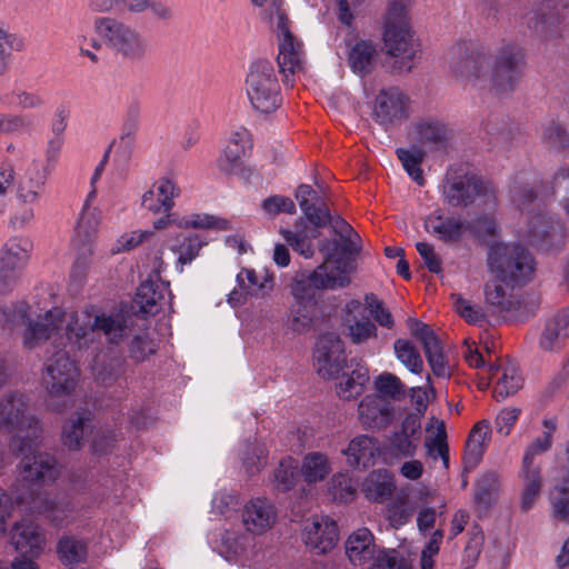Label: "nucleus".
<instances>
[{"label":"nucleus","instance_id":"obj_1","mask_svg":"<svg viewBox=\"0 0 569 569\" xmlns=\"http://www.w3.org/2000/svg\"><path fill=\"white\" fill-rule=\"evenodd\" d=\"M133 328V319L120 312L100 311L93 307L77 311L60 308L48 310L36 321H30L23 333V345L33 349L50 340L57 350L47 357L41 376L48 393V407L61 411L54 399L69 398L74 392L80 370L70 352L97 350L101 335L111 345L122 342Z\"/></svg>","mask_w":569,"mask_h":569},{"label":"nucleus","instance_id":"obj_2","mask_svg":"<svg viewBox=\"0 0 569 569\" xmlns=\"http://www.w3.org/2000/svg\"><path fill=\"white\" fill-rule=\"evenodd\" d=\"M0 432L12 437L10 447L17 456H21L22 486L29 488L36 510L57 526H62L72 511L70 502L40 499L32 488L53 481L59 471L54 459L40 452L41 428L38 420L28 413V405L21 395H10L0 400ZM9 462V453L0 449V470Z\"/></svg>","mask_w":569,"mask_h":569},{"label":"nucleus","instance_id":"obj_3","mask_svg":"<svg viewBox=\"0 0 569 569\" xmlns=\"http://www.w3.org/2000/svg\"><path fill=\"white\" fill-rule=\"evenodd\" d=\"M487 267L491 277L501 282L522 286L533 279L536 262L521 244L493 242L488 247Z\"/></svg>","mask_w":569,"mask_h":569},{"label":"nucleus","instance_id":"obj_4","mask_svg":"<svg viewBox=\"0 0 569 569\" xmlns=\"http://www.w3.org/2000/svg\"><path fill=\"white\" fill-rule=\"evenodd\" d=\"M296 199L305 217L313 227L320 228L330 223L339 236L341 249L345 253L355 254L360 250V237L353 228L341 217H331L323 200L309 184H300L296 190Z\"/></svg>","mask_w":569,"mask_h":569},{"label":"nucleus","instance_id":"obj_5","mask_svg":"<svg viewBox=\"0 0 569 569\" xmlns=\"http://www.w3.org/2000/svg\"><path fill=\"white\" fill-rule=\"evenodd\" d=\"M244 91L252 109L260 113H271L281 106V87L271 61L258 59L249 66Z\"/></svg>","mask_w":569,"mask_h":569},{"label":"nucleus","instance_id":"obj_6","mask_svg":"<svg viewBox=\"0 0 569 569\" xmlns=\"http://www.w3.org/2000/svg\"><path fill=\"white\" fill-rule=\"evenodd\" d=\"M94 31L123 59L138 62L150 52L148 38L136 28L109 17H99L94 20Z\"/></svg>","mask_w":569,"mask_h":569},{"label":"nucleus","instance_id":"obj_7","mask_svg":"<svg viewBox=\"0 0 569 569\" xmlns=\"http://www.w3.org/2000/svg\"><path fill=\"white\" fill-rule=\"evenodd\" d=\"M346 555L353 566H363L373 559L370 569H411L410 563L396 549L376 553L375 537L368 528L353 531L345 543Z\"/></svg>","mask_w":569,"mask_h":569},{"label":"nucleus","instance_id":"obj_8","mask_svg":"<svg viewBox=\"0 0 569 569\" xmlns=\"http://www.w3.org/2000/svg\"><path fill=\"white\" fill-rule=\"evenodd\" d=\"M49 172L42 169V162L33 159L18 176L16 198L23 206L11 219L13 226L29 223L34 217L33 207L40 201L46 189Z\"/></svg>","mask_w":569,"mask_h":569},{"label":"nucleus","instance_id":"obj_9","mask_svg":"<svg viewBox=\"0 0 569 569\" xmlns=\"http://www.w3.org/2000/svg\"><path fill=\"white\" fill-rule=\"evenodd\" d=\"M382 40L387 54L395 58V68L399 72H409L416 63L419 50L408 18H386Z\"/></svg>","mask_w":569,"mask_h":569},{"label":"nucleus","instance_id":"obj_10","mask_svg":"<svg viewBox=\"0 0 569 569\" xmlns=\"http://www.w3.org/2000/svg\"><path fill=\"white\" fill-rule=\"evenodd\" d=\"M330 241L321 243L319 250L325 261L313 269V278L319 290H337L351 283V273L356 270L353 258L337 256L329 249Z\"/></svg>","mask_w":569,"mask_h":569},{"label":"nucleus","instance_id":"obj_11","mask_svg":"<svg viewBox=\"0 0 569 569\" xmlns=\"http://www.w3.org/2000/svg\"><path fill=\"white\" fill-rule=\"evenodd\" d=\"M271 23L276 28L279 52L277 57L279 71L284 83H289V76L302 70L305 52L302 43L291 33L286 11L271 14Z\"/></svg>","mask_w":569,"mask_h":569},{"label":"nucleus","instance_id":"obj_12","mask_svg":"<svg viewBox=\"0 0 569 569\" xmlns=\"http://www.w3.org/2000/svg\"><path fill=\"white\" fill-rule=\"evenodd\" d=\"M313 361L317 373L325 379L339 377L350 363L347 360L345 342L333 332L319 337L313 350Z\"/></svg>","mask_w":569,"mask_h":569},{"label":"nucleus","instance_id":"obj_13","mask_svg":"<svg viewBox=\"0 0 569 569\" xmlns=\"http://www.w3.org/2000/svg\"><path fill=\"white\" fill-rule=\"evenodd\" d=\"M11 542L23 558L12 561L10 569H38L32 558L41 553L44 543V537L38 526L30 520L17 522L11 530Z\"/></svg>","mask_w":569,"mask_h":569},{"label":"nucleus","instance_id":"obj_14","mask_svg":"<svg viewBox=\"0 0 569 569\" xmlns=\"http://www.w3.org/2000/svg\"><path fill=\"white\" fill-rule=\"evenodd\" d=\"M31 249L32 242L23 237H13L4 244L0 252V292L9 289L18 280Z\"/></svg>","mask_w":569,"mask_h":569},{"label":"nucleus","instance_id":"obj_15","mask_svg":"<svg viewBox=\"0 0 569 569\" xmlns=\"http://www.w3.org/2000/svg\"><path fill=\"white\" fill-rule=\"evenodd\" d=\"M410 100L398 88L381 90L373 109V118L381 126L397 124L409 117Z\"/></svg>","mask_w":569,"mask_h":569},{"label":"nucleus","instance_id":"obj_16","mask_svg":"<svg viewBox=\"0 0 569 569\" xmlns=\"http://www.w3.org/2000/svg\"><path fill=\"white\" fill-rule=\"evenodd\" d=\"M522 51L517 46L501 48L491 71V84L497 92L512 90L520 77Z\"/></svg>","mask_w":569,"mask_h":569},{"label":"nucleus","instance_id":"obj_17","mask_svg":"<svg viewBox=\"0 0 569 569\" xmlns=\"http://www.w3.org/2000/svg\"><path fill=\"white\" fill-rule=\"evenodd\" d=\"M358 421L367 430H382L395 419V407L381 396L367 395L358 405Z\"/></svg>","mask_w":569,"mask_h":569},{"label":"nucleus","instance_id":"obj_18","mask_svg":"<svg viewBox=\"0 0 569 569\" xmlns=\"http://www.w3.org/2000/svg\"><path fill=\"white\" fill-rule=\"evenodd\" d=\"M303 540L317 553H326L335 548L339 533L335 520L328 516H313L306 521Z\"/></svg>","mask_w":569,"mask_h":569},{"label":"nucleus","instance_id":"obj_19","mask_svg":"<svg viewBox=\"0 0 569 569\" xmlns=\"http://www.w3.org/2000/svg\"><path fill=\"white\" fill-rule=\"evenodd\" d=\"M252 148L250 132L243 128L231 131L228 142L218 158L217 166L226 174H236L242 166L243 158Z\"/></svg>","mask_w":569,"mask_h":569},{"label":"nucleus","instance_id":"obj_20","mask_svg":"<svg viewBox=\"0 0 569 569\" xmlns=\"http://www.w3.org/2000/svg\"><path fill=\"white\" fill-rule=\"evenodd\" d=\"M278 512L276 506L266 498H253L242 509L241 520L247 532L260 536L269 531L276 523Z\"/></svg>","mask_w":569,"mask_h":569},{"label":"nucleus","instance_id":"obj_21","mask_svg":"<svg viewBox=\"0 0 569 569\" xmlns=\"http://www.w3.org/2000/svg\"><path fill=\"white\" fill-rule=\"evenodd\" d=\"M328 379L336 380L337 396L341 400L350 401L365 391L370 378L368 368L352 359L349 367L343 369L339 377H329Z\"/></svg>","mask_w":569,"mask_h":569},{"label":"nucleus","instance_id":"obj_22","mask_svg":"<svg viewBox=\"0 0 569 569\" xmlns=\"http://www.w3.org/2000/svg\"><path fill=\"white\" fill-rule=\"evenodd\" d=\"M528 236L535 246L543 249H558L565 244L567 231L560 223H553L545 216L537 214L529 223Z\"/></svg>","mask_w":569,"mask_h":569},{"label":"nucleus","instance_id":"obj_23","mask_svg":"<svg viewBox=\"0 0 569 569\" xmlns=\"http://www.w3.org/2000/svg\"><path fill=\"white\" fill-rule=\"evenodd\" d=\"M172 295L168 281L144 280L136 293L134 302L142 313L154 315L163 305H170Z\"/></svg>","mask_w":569,"mask_h":569},{"label":"nucleus","instance_id":"obj_24","mask_svg":"<svg viewBox=\"0 0 569 569\" xmlns=\"http://www.w3.org/2000/svg\"><path fill=\"white\" fill-rule=\"evenodd\" d=\"M347 61L351 71L365 77L373 71L379 61L378 44L370 39H358L348 44Z\"/></svg>","mask_w":569,"mask_h":569},{"label":"nucleus","instance_id":"obj_25","mask_svg":"<svg viewBox=\"0 0 569 569\" xmlns=\"http://www.w3.org/2000/svg\"><path fill=\"white\" fill-rule=\"evenodd\" d=\"M342 453L350 467L365 469L376 463L381 453L380 442L372 436L359 435L350 440Z\"/></svg>","mask_w":569,"mask_h":569},{"label":"nucleus","instance_id":"obj_26","mask_svg":"<svg viewBox=\"0 0 569 569\" xmlns=\"http://www.w3.org/2000/svg\"><path fill=\"white\" fill-rule=\"evenodd\" d=\"M180 188L170 178L163 177L143 193L142 206L152 212L169 213L174 206V199L179 197Z\"/></svg>","mask_w":569,"mask_h":569},{"label":"nucleus","instance_id":"obj_27","mask_svg":"<svg viewBox=\"0 0 569 569\" xmlns=\"http://www.w3.org/2000/svg\"><path fill=\"white\" fill-rule=\"evenodd\" d=\"M569 18V0H543L529 18V27L546 33L552 27Z\"/></svg>","mask_w":569,"mask_h":569},{"label":"nucleus","instance_id":"obj_28","mask_svg":"<svg viewBox=\"0 0 569 569\" xmlns=\"http://www.w3.org/2000/svg\"><path fill=\"white\" fill-rule=\"evenodd\" d=\"M569 18V0H543L529 18V27L546 33L552 27Z\"/></svg>","mask_w":569,"mask_h":569},{"label":"nucleus","instance_id":"obj_29","mask_svg":"<svg viewBox=\"0 0 569 569\" xmlns=\"http://www.w3.org/2000/svg\"><path fill=\"white\" fill-rule=\"evenodd\" d=\"M253 538L249 532H240L233 529H224L220 543L216 546L218 552L228 561L243 562L252 553Z\"/></svg>","mask_w":569,"mask_h":569},{"label":"nucleus","instance_id":"obj_30","mask_svg":"<svg viewBox=\"0 0 569 569\" xmlns=\"http://www.w3.org/2000/svg\"><path fill=\"white\" fill-rule=\"evenodd\" d=\"M425 229L428 233L437 237L443 242H455L462 238L469 228L459 218L443 214L440 211L430 213L425 219Z\"/></svg>","mask_w":569,"mask_h":569},{"label":"nucleus","instance_id":"obj_31","mask_svg":"<svg viewBox=\"0 0 569 569\" xmlns=\"http://www.w3.org/2000/svg\"><path fill=\"white\" fill-rule=\"evenodd\" d=\"M488 194L492 196L491 189L476 176H465L445 190L446 199L451 206H466L477 197Z\"/></svg>","mask_w":569,"mask_h":569},{"label":"nucleus","instance_id":"obj_32","mask_svg":"<svg viewBox=\"0 0 569 569\" xmlns=\"http://www.w3.org/2000/svg\"><path fill=\"white\" fill-rule=\"evenodd\" d=\"M360 490L367 500L376 503L385 502L396 490L393 475L385 468L372 470L362 480Z\"/></svg>","mask_w":569,"mask_h":569},{"label":"nucleus","instance_id":"obj_33","mask_svg":"<svg viewBox=\"0 0 569 569\" xmlns=\"http://www.w3.org/2000/svg\"><path fill=\"white\" fill-rule=\"evenodd\" d=\"M237 284L238 289H234L230 292L228 302L231 306H237L242 303L243 296H266L269 291L272 290L273 280L272 278L266 276L263 279H259L252 269H242L237 274Z\"/></svg>","mask_w":569,"mask_h":569},{"label":"nucleus","instance_id":"obj_34","mask_svg":"<svg viewBox=\"0 0 569 569\" xmlns=\"http://www.w3.org/2000/svg\"><path fill=\"white\" fill-rule=\"evenodd\" d=\"M491 427L486 420L477 422L471 429L466 442L463 467L466 471L473 470L482 459L490 440Z\"/></svg>","mask_w":569,"mask_h":569},{"label":"nucleus","instance_id":"obj_35","mask_svg":"<svg viewBox=\"0 0 569 569\" xmlns=\"http://www.w3.org/2000/svg\"><path fill=\"white\" fill-rule=\"evenodd\" d=\"M517 284L501 282L492 277L485 286V300L488 308L498 315L513 311L517 301L512 299V290Z\"/></svg>","mask_w":569,"mask_h":569},{"label":"nucleus","instance_id":"obj_36","mask_svg":"<svg viewBox=\"0 0 569 569\" xmlns=\"http://www.w3.org/2000/svg\"><path fill=\"white\" fill-rule=\"evenodd\" d=\"M489 371L497 378L493 389V396L497 400H503L515 395L522 387V377L518 366L513 362L500 366L492 365L489 367Z\"/></svg>","mask_w":569,"mask_h":569},{"label":"nucleus","instance_id":"obj_37","mask_svg":"<svg viewBox=\"0 0 569 569\" xmlns=\"http://www.w3.org/2000/svg\"><path fill=\"white\" fill-rule=\"evenodd\" d=\"M519 476L522 482L520 507L523 511H528L533 507L542 489L541 469L539 465L522 462Z\"/></svg>","mask_w":569,"mask_h":569},{"label":"nucleus","instance_id":"obj_38","mask_svg":"<svg viewBox=\"0 0 569 569\" xmlns=\"http://www.w3.org/2000/svg\"><path fill=\"white\" fill-rule=\"evenodd\" d=\"M331 469L330 460L325 453L310 452L302 459L300 473L303 480L311 485L325 480Z\"/></svg>","mask_w":569,"mask_h":569},{"label":"nucleus","instance_id":"obj_39","mask_svg":"<svg viewBox=\"0 0 569 569\" xmlns=\"http://www.w3.org/2000/svg\"><path fill=\"white\" fill-rule=\"evenodd\" d=\"M203 244L204 242L198 234H181L176 238L169 248L177 256L179 272H182L183 267L191 263L198 257Z\"/></svg>","mask_w":569,"mask_h":569},{"label":"nucleus","instance_id":"obj_40","mask_svg":"<svg viewBox=\"0 0 569 569\" xmlns=\"http://www.w3.org/2000/svg\"><path fill=\"white\" fill-rule=\"evenodd\" d=\"M57 552L63 565L74 567L86 560L88 543L84 539L66 536L59 540Z\"/></svg>","mask_w":569,"mask_h":569},{"label":"nucleus","instance_id":"obj_41","mask_svg":"<svg viewBox=\"0 0 569 569\" xmlns=\"http://www.w3.org/2000/svg\"><path fill=\"white\" fill-rule=\"evenodd\" d=\"M316 318V302H298L291 306L288 318V328L296 333L307 332Z\"/></svg>","mask_w":569,"mask_h":569},{"label":"nucleus","instance_id":"obj_42","mask_svg":"<svg viewBox=\"0 0 569 569\" xmlns=\"http://www.w3.org/2000/svg\"><path fill=\"white\" fill-rule=\"evenodd\" d=\"M432 427L436 431L425 442L427 456L432 460L441 459L443 468L448 469L449 447L447 443L446 425L442 420H435Z\"/></svg>","mask_w":569,"mask_h":569},{"label":"nucleus","instance_id":"obj_43","mask_svg":"<svg viewBox=\"0 0 569 569\" xmlns=\"http://www.w3.org/2000/svg\"><path fill=\"white\" fill-rule=\"evenodd\" d=\"M407 326L412 337L422 345L426 358L443 350L440 339L428 325L418 319L409 318Z\"/></svg>","mask_w":569,"mask_h":569},{"label":"nucleus","instance_id":"obj_44","mask_svg":"<svg viewBox=\"0 0 569 569\" xmlns=\"http://www.w3.org/2000/svg\"><path fill=\"white\" fill-rule=\"evenodd\" d=\"M182 229L228 230L229 221L209 213L192 212L173 220Z\"/></svg>","mask_w":569,"mask_h":569},{"label":"nucleus","instance_id":"obj_45","mask_svg":"<svg viewBox=\"0 0 569 569\" xmlns=\"http://www.w3.org/2000/svg\"><path fill=\"white\" fill-rule=\"evenodd\" d=\"M543 431L540 437L535 439L526 449L522 462L537 465L535 459L538 455L547 452L552 445L553 432L557 429V420L555 418L545 419L542 421Z\"/></svg>","mask_w":569,"mask_h":569},{"label":"nucleus","instance_id":"obj_46","mask_svg":"<svg viewBox=\"0 0 569 569\" xmlns=\"http://www.w3.org/2000/svg\"><path fill=\"white\" fill-rule=\"evenodd\" d=\"M486 59L479 53L465 54L451 63L452 72L468 82H475L481 78Z\"/></svg>","mask_w":569,"mask_h":569},{"label":"nucleus","instance_id":"obj_47","mask_svg":"<svg viewBox=\"0 0 569 569\" xmlns=\"http://www.w3.org/2000/svg\"><path fill=\"white\" fill-rule=\"evenodd\" d=\"M396 358L412 373L423 370V360L416 346L407 339H397L393 343Z\"/></svg>","mask_w":569,"mask_h":569},{"label":"nucleus","instance_id":"obj_48","mask_svg":"<svg viewBox=\"0 0 569 569\" xmlns=\"http://www.w3.org/2000/svg\"><path fill=\"white\" fill-rule=\"evenodd\" d=\"M342 325L347 329V336L355 345H362L378 336L377 326L366 318H342Z\"/></svg>","mask_w":569,"mask_h":569},{"label":"nucleus","instance_id":"obj_49","mask_svg":"<svg viewBox=\"0 0 569 569\" xmlns=\"http://www.w3.org/2000/svg\"><path fill=\"white\" fill-rule=\"evenodd\" d=\"M499 491V477L496 473L488 472L482 475L475 488V501L483 509L490 508L497 498Z\"/></svg>","mask_w":569,"mask_h":569},{"label":"nucleus","instance_id":"obj_50","mask_svg":"<svg viewBox=\"0 0 569 569\" xmlns=\"http://www.w3.org/2000/svg\"><path fill=\"white\" fill-rule=\"evenodd\" d=\"M415 130L420 140L436 144L443 143L449 136L448 128L433 118H423L416 121Z\"/></svg>","mask_w":569,"mask_h":569},{"label":"nucleus","instance_id":"obj_51","mask_svg":"<svg viewBox=\"0 0 569 569\" xmlns=\"http://www.w3.org/2000/svg\"><path fill=\"white\" fill-rule=\"evenodd\" d=\"M289 288L295 301L315 302V291L318 289L313 278V270L297 272L293 276Z\"/></svg>","mask_w":569,"mask_h":569},{"label":"nucleus","instance_id":"obj_52","mask_svg":"<svg viewBox=\"0 0 569 569\" xmlns=\"http://www.w3.org/2000/svg\"><path fill=\"white\" fill-rule=\"evenodd\" d=\"M377 396L385 399L400 400L406 395V388L399 377L391 372H382L373 379Z\"/></svg>","mask_w":569,"mask_h":569},{"label":"nucleus","instance_id":"obj_53","mask_svg":"<svg viewBox=\"0 0 569 569\" xmlns=\"http://www.w3.org/2000/svg\"><path fill=\"white\" fill-rule=\"evenodd\" d=\"M550 503L552 517L569 523V476L553 488Z\"/></svg>","mask_w":569,"mask_h":569},{"label":"nucleus","instance_id":"obj_54","mask_svg":"<svg viewBox=\"0 0 569 569\" xmlns=\"http://www.w3.org/2000/svg\"><path fill=\"white\" fill-rule=\"evenodd\" d=\"M329 491L339 502H350L356 498L357 489L348 472L335 473L330 481Z\"/></svg>","mask_w":569,"mask_h":569},{"label":"nucleus","instance_id":"obj_55","mask_svg":"<svg viewBox=\"0 0 569 569\" xmlns=\"http://www.w3.org/2000/svg\"><path fill=\"white\" fill-rule=\"evenodd\" d=\"M298 479V463L291 457L283 458L273 473V481L279 490L292 489Z\"/></svg>","mask_w":569,"mask_h":569},{"label":"nucleus","instance_id":"obj_56","mask_svg":"<svg viewBox=\"0 0 569 569\" xmlns=\"http://www.w3.org/2000/svg\"><path fill=\"white\" fill-rule=\"evenodd\" d=\"M281 234L284 240L292 247L299 254L309 259L313 256V247L311 244V238L319 236L318 228H313L308 234L306 231L292 232L290 230H281Z\"/></svg>","mask_w":569,"mask_h":569},{"label":"nucleus","instance_id":"obj_57","mask_svg":"<svg viewBox=\"0 0 569 569\" xmlns=\"http://www.w3.org/2000/svg\"><path fill=\"white\" fill-rule=\"evenodd\" d=\"M96 380L102 385L112 383L118 377L117 361L104 353H97L90 365Z\"/></svg>","mask_w":569,"mask_h":569},{"label":"nucleus","instance_id":"obj_58","mask_svg":"<svg viewBox=\"0 0 569 569\" xmlns=\"http://www.w3.org/2000/svg\"><path fill=\"white\" fill-rule=\"evenodd\" d=\"M156 351L157 345L148 331L144 330L133 335L129 343V355L131 359L138 362L144 361Z\"/></svg>","mask_w":569,"mask_h":569},{"label":"nucleus","instance_id":"obj_59","mask_svg":"<svg viewBox=\"0 0 569 569\" xmlns=\"http://www.w3.org/2000/svg\"><path fill=\"white\" fill-rule=\"evenodd\" d=\"M24 49V40L0 27V74L7 69L11 51Z\"/></svg>","mask_w":569,"mask_h":569},{"label":"nucleus","instance_id":"obj_60","mask_svg":"<svg viewBox=\"0 0 569 569\" xmlns=\"http://www.w3.org/2000/svg\"><path fill=\"white\" fill-rule=\"evenodd\" d=\"M101 219L102 212L100 209L90 208L86 204L78 221L77 233L86 239L92 238L98 232Z\"/></svg>","mask_w":569,"mask_h":569},{"label":"nucleus","instance_id":"obj_61","mask_svg":"<svg viewBox=\"0 0 569 569\" xmlns=\"http://www.w3.org/2000/svg\"><path fill=\"white\" fill-rule=\"evenodd\" d=\"M397 154L402 163V167L412 178V180L420 186L423 184L422 170L420 168L423 153L420 150L398 149Z\"/></svg>","mask_w":569,"mask_h":569},{"label":"nucleus","instance_id":"obj_62","mask_svg":"<svg viewBox=\"0 0 569 569\" xmlns=\"http://www.w3.org/2000/svg\"><path fill=\"white\" fill-rule=\"evenodd\" d=\"M27 303L23 301L1 306L0 325L7 328H13L22 323L27 318Z\"/></svg>","mask_w":569,"mask_h":569},{"label":"nucleus","instance_id":"obj_63","mask_svg":"<svg viewBox=\"0 0 569 569\" xmlns=\"http://www.w3.org/2000/svg\"><path fill=\"white\" fill-rule=\"evenodd\" d=\"M542 138L552 148L563 149L569 146V131L555 120L545 126Z\"/></svg>","mask_w":569,"mask_h":569},{"label":"nucleus","instance_id":"obj_64","mask_svg":"<svg viewBox=\"0 0 569 569\" xmlns=\"http://www.w3.org/2000/svg\"><path fill=\"white\" fill-rule=\"evenodd\" d=\"M237 506L238 499L233 492L220 490L212 498L211 512L228 518Z\"/></svg>","mask_w":569,"mask_h":569}]
</instances>
